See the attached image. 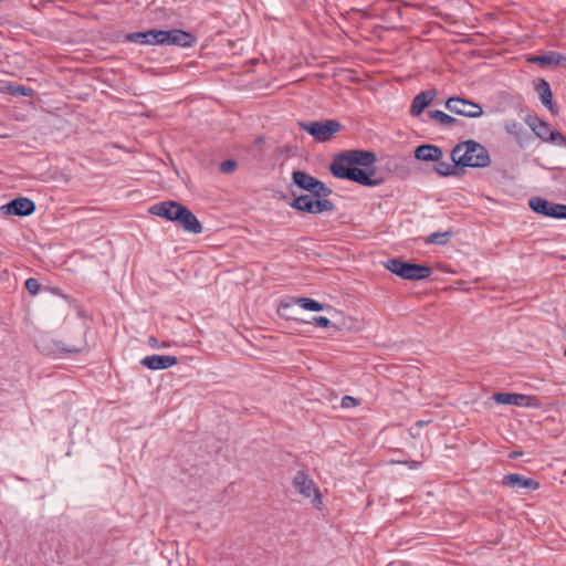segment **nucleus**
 <instances>
[{"label":"nucleus","mask_w":566,"mask_h":566,"mask_svg":"<svg viewBox=\"0 0 566 566\" xmlns=\"http://www.w3.org/2000/svg\"><path fill=\"white\" fill-rule=\"evenodd\" d=\"M502 484L504 486L512 488L516 491L520 490H530L536 491L539 489V482L532 478H527L525 475L518 473H510L503 476Z\"/></svg>","instance_id":"nucleus-14"},{"label":"nucleus","mask_w":566,"mask_h":566,"mask_svg":"<svg viewBox=\"0 0 566 566\" xmlns=\"http://www.w3.org/2000/svg\"><path fill=\"white\" fill-rule=\"evenodd\" d=\"M526 123L534 134L543 142L557 146L558 144H566V136L554 129L551 124L539 119L537 116H528Z\"/></svg>","instance_id":"nucleus-8"},{"label":"nucleus","mask_w":566,"mask_h":566,"mask_svg":"<svg viewBox=\"0 0 566 566\" xmlns=\"http://www.w3.org/2000/svg\"><path fill=\"white\" fill-rule=\"evenodd\" d=\"M451 237H452V232L451 231L433 232V233L429 234L426 238V243H428V244H436V245H443V244H446L449 241V239Z\"/></svg>","instance_id":"nucleus-25"},{"label":"nucleus","mask_w":566,"mask_h":566,"mask_svg":"<svg viewBox=\"0 0 566 566\" xmlns=\"http://www.w3.org/2000/svg\"><path fill=\"white\" fill-rule=\"evenodd\" d=\"M455 166L484 168L491 163L486 148L480 143L469 139L458 144L451 151Z\"/></svg>","instance_id":"nucleus-2"},{"label":"nucleus","mask_w":566,"mask_h":566,"mask_svg":"<svg viewBox=\"0 0 566 566\" xmlns=\"http://www.w3.org/2000/svg\"><path fill=\"white\" fill-rule=\"evenodd\" d=\"M292 180L300 189L305 190L315 197H328L332 193V189L323 181L303 170L293 171Z\"/></svg>","instance_id":"nucleus-7"},{"label":"nucleus","mask_w":566,"mask_h":566,"mask_svg":"<svg viewBox=\"0 0 566 566\" xmlns=\"http://www.w3.org/2000/svg\"><path fill=\"white\" fill-rule=\"evenodd\" d=\"M182 206L184 205L177 201L166 200L153 205L148 211L153 216L161 217L168 221L176 222V214H178Z\"/></svg>","instance_id":"nucleus-15"},{"label":"nucleus","mask_w":566,"mask_h":566,"mask_svg":"<svg viewBox=\"0 0 566 566\" xmlns=\"http://www.w3.org/2000/svg\"><path fill=\"white\" fill-rule=\"evenodd\" d=\"M436 165H434V171L439 175V176H443V177H447V176H450V175H453L457 167L455 164L453 163V165L447 163V161H442L441 159L439 161H434Z\"/></svg>","instance_id":"nucleus-26"},{"label":"nucleus","mask_w":566,"mask_h":566,"mask_svg":"<svg viewBox=\"0 0 566 566\" xmlns=\"http://www.w3.org/2000/svg\"><path fill=\"white\" fill-rule=\"evenodd\" d=\"M376 154L371 150L353 149L336 155L329 165L331 174L338 179L354 181L365 187H376L381 179H375Z\"/></svg>","instance_id":"nucleus-1"},{"label":"nucleus","mask_w":566,"mask_h":566,"mask_svg":"<svg viewBox=\"0 0 566 566\" xmlns=\"http://www.w3.org/2000/svg\"><path fill=\"white\" fill-rule=\"evenodd\" d=\"M56 347L67 354H77L85 349L86 343L83 339L78 345H65L62 340L55 343Z\"/></svg>","instance_id":"nucleus-28"},{"label":"nucleus","mask_w":566,"mask_h":566,"mask_svg":"<svg viewBox=\"0 0 566 566\" xmlns=\"http://www.w3.org/2000/svg\"><path fill=\"white\" fill-rule=\"evenodd\" d=\"M385 268L397 276L408 281L428 279L433 272L428 265L402 261L396 258L387 260Z\"/></svg>","instance_id":"nucleus-3"},{"label":"nucleus","mask_w":566,"mask_h":566,"mask_svg":"<svg viewBox=\"0 0 566 566\" xmlns=\"http://www.w3.org/2000/svg\"><path fill=\"white\" fill-rule=\"evenodd\" d=\"M535 91L537 92L542 104L547 107L552 114H556L557 107L553 103V93L549 83L544 78H539L535 84Z\"/></svg>","instance_id":"nucleus-19"},{"label":"nucleus","mask_w":566,"mask_h":566,"mask_svg":"<svg viewBox=\"0 0 566 566\" xmlns=\"http://www.w3.org/2000/svg\"><path fill=\"white\" fill-rule=\"evenodd\" d=\"M147 343L151 348H166L168 346L166 343H159L155 336H150Z\"/></svg>","instance_id":"nucleus-35"},{"label":"nucleus","mask_w":566,"mask_h":566,"mask_svg":"<svg viewBox=\"0 0 566 566\" xmlns=\"http://www.w3.org/2000/svg\"><path fill=\"white\" fill-rule=\"evenodd\" d=\"M290 206L297 211L312 214L328 212L335 209L334 202L326 199V197H315L312 193L295 197L292 202H290Z\"/></svg>","instance_id":"nucleus-5"},{"label":"nucleus","mask_w":566,"mask_h":566,"mask_svg":"<svg viewBox=\"0 0 566 566\" xmlns=\"http://www.w3.org/2000/svg\"><path fill=\"white\" fill-rule=\"evenodd\" d=\"M292 485L303 497L311 499L316 509H321L322 495L315 482L304 471H297L293 478Z\"/></svg>","instance_id":"nucleus-6"},{"label":"nucleus","mask_w":566,"mask_h":566,"mask_svg":"<svg viewBox=\"0 0 566 566\" xmlns=\"http://www.w3.org/2000/svg\"><path fill=\"white\" fill-rule=\"evenodd\" d=\"M528 61L538 65H559L563 62H566V55L556 51H551L542 55L532 56Z\"/></svg>","instance_id":"nucleus-21"},{"label":"nucleus","mask_w":566,"mask_h":566,"mask_svg":"<svg viewBox=\"0 0 566 566\" xmlns=\"http://www.w3.org/2000/svg\"><path fill=\"white\" fill-rule=\"evenodd\" d=\"M401 463L407 465L411 470L419 469L421 467V464H422L421 461H416V460H405Z\"/></svg>","instance_id":"nucleus-36"},{"label":"nucleus","mask_w":566,"mask_h":566,"mask_svg":"<svg viewBox=\"0 0 566 566\" xmlns=\"http://www.w3.org/2000/svg\"><path fill=\"white\" fill-rule=\"evenodd\" d=\"M528 205L536 213L554 219H566V205L551 202L541 197L531 198Z\"/></svg>","instance_id":"nucleus-10"},{"label":"nucleus","mask_w":566,"mask_h":566,"mask_svg":"<svg viewBox=\"0 0 566 566\" xmlns=\"http://www.w3.org/2000/svg\"><path fill=\"white\" fill-rule=\"evenodd\" d=\"M178 364L174 355H149L140 360V365L150 370H164Z\"/></svg>","instance_id":"nucleus-16"},{"label":"nucleus","mask_w":566,"mask_h":566,"mask_svg":"<svg viewBox=\"0 0 566 566\" xmlns=\"http://www.w3.org/2000/svg\"><path fill=\"white\" fill-rule=\"evenodd\" d=\"M264 140H265V138H264V137H262V136H260V137H258V138L254 140V143H255L256 145H261V144H263V143H264Z\"/></svg>","instance_id":"nucleus-38"},{"label":"nucleus","mask_w":566,"mask_h":566,"mask_svg":"<svg viewBox=\"0 0 566 566\" xmlns=\"http://www.w3.org/2000/svg\"><path fill=\"white\" fill-rule=\"evenodd\" d=\"M522 394H515V392H496L493 395V399L497 403L502 405H510V406H521V398Z\"/></svg>","instance_id":"nucleus-23"},{"label":"nucleus","mask_w":566,"mask_h":566,"mask_svg":"<svg viewBox=\"0 0 566 566\" xmlns=\"http://www.w3.org/2000/svg\"><path fill=\"white\" fill-rule=\"evenodd\" d=\"M237 166H238V164H237L235 160L227 159V160L221 163V165H220V172H222V174L232 172V171H234Z\"/></svg>","instance_id":"nucleus-31"},{"label":"nucleus","mask_w":566,"mask_h":566,"mask_svg":"<svg viewBox=\"0 0 566 566\" xmlns=\"http://www.w3.org/2000/svg\"><path fill=\"white\" fill-rule=\"evenodd\" d=\"M446 108L457 115L479 118L483 115V108L480 104L459 96L449 97L446 102Z\"/></svg>","instance_id":"nucleus-9"},{"label":"nucleus","mask_w":566,"mask_h":566,"mask_svg":"<svg viewBox=\"0 0 566 566\" xmlns=\"http://www.w3.org/2000/svg\"><path fill=\"white\" fill-rule=\"evenodd\" d=\"M302 130L308 133L316 142L325 143L340 130V123L336 119H323L313 122H298Z\"/></svg>","instance_id":"nucleus-4"},{"label":"nucleus","mask_w":566,"mask_h":566,"mask_svg":"<svg viewBox=\"0 0 566 566\" xmlns=\"http://www.w3.org/2000/svg\"><path fill=\"white\" fill-rule=\"evenodd\" d=\"M564 355H565V357H566V349L564 350Z\"/></svg>","instance_id":"nucleus-40"},{"label":"nucleus","mask_w":566,"mask_h":566,"mask_svg":"<svg viewBox=\"0 0 566 566\" xmlns=\"http://www.w3.org/2000/svg\"><path fill=\"white\" fill-rule=\"evenodd\" d=\"M358 405V400L352 396H345L342 399V406L344 408L356 407Z\"/></svg>","instance_id":"nucleus-33"},{"label":"nucleus","mask_w":566,"mask_h":566,"mask_svg":"<svg viewBox=\"0 0 566 566\" xmlns=\"http://www.w3.org/2000/svg\"><path fill=\"white\" fill-rule=\"evenodd\" d=\"M176 223H178L184 231L193 234H199L203 230L202 223L186 206H182L178 214H176Z\"/></svg>","instance_id":"nucleus-13"},{"label":"nucleus","mask_w":566,"mask_h":566,"mask_svg":"<svg viewBox=\"0 0 566 566\" xmlns=\"http://www.w3.org/2000/svg\"><path fill=\"white\" fill-rule=\"evenodd\" d=\"M426 115L429 119L436 122L442 127H450L458 123L457 118L439 109L428 111Z\"/></svg>","instance_id":"nucleus-22"},{"label":"nucleus","mask_w":566,"mask_h":566,"mask_svg":"<svg viewBox=\"0 0 566 566\" xmlns=\"http://www.w3.org/2000/svg\"><path fill=\"white\" fill-rule=\"evenodd\" d=\"M160 45H178L182 48H190L195 44L196 38L186 31L175 30H161Z\"/></svg>","instance_id":"nucleus-12"},{"label":"nucleus","mask_w":566,"mask_h":566,"mask_svg":"<svg viewBox=\"0 0 566 566\" xmlns=\"http://www.w3.org/2000/svg\"><path fill=\"white\" fill-rule=\"evenodd\" d=\"M311 323L319 327H328L331 325V321L325 316H315Z\"/></svg>","instance_id":"nucleus-32"},{"label":"nucleus","mask_w":566,"mask_h":566,"mask_svg":"<svg viewBox=\"0 0 566 566\" xmlns=\"http://www.w3.org/2000/svg\"><path fill=\"white\" fill-rule=\"evenodd\" d=\"M41 284L36 279L30 277L25 281V289L31 295H35L39 293Z\"/></svg>","instance_id":"nucleus-30"},{"label":"nucleus","mask_w":566,"mask_h":566,"mask_svg":"<svg viewBox=\"0 0 566 566\" xmlns=\"http://www.w3.org/2000/svg\"><path fill=\"white\" fill-rule=\"evenodd\" d=\"M7 216L28 217L35 211V203L27 197H18L0 207Z\"/></svg>","instance_id":"nucleus-11"},{"label":"nucleus","mask_w":566,"mask_h":566,"mask_svg":"<svg viewBox=\"0 0 566 566\" xmlns=\"http://www.w3.org/2000/svg\"><path fill=\"white\" fill-rule=\"evenodd\" d=\"M521 406L525 408L539 409L542 407V400L535 395H522Z\"/></svg>","instance_id":"nucleus-29"},{"label":"nucleus","mask_w":566,"mask_h":566,"mask_svg":"<svg viewBox=\"0 0 566 566\" xmlns=\"http://www.w3.org/2000/svg\"><path fill=\"white\" fill-rule=\"evenodd\" d=\"M442 156V149L431 144L420 145L415 149V158L422 161H439Z\"/></svg>","instance_id":"nucleus-20"},{"label":"nucleus","mask_w":566,"mask_h":566,"mask_svg":"<svg viewBox=\"0 0 566 566\" xmlns=\"http://www.w3.org/2000/svg\"><path fill=\"white\" fill-rule=\"evenodd\" d=\"M13 92L17 94H20L22 96H27V97L32 96V94H33V90L31 87L23 86V85L17 86Z\"/></svg>","instance_id":"nucleus-34"},{"label":"nucleus","mask_w":566,"mask_h":566,"mask_svg":"<svg viewBox=\"0 0 566 566\" xmlns=\"http://www.w3.org/2000/svg\"><path fill=\"white\" fill-rule=\"evenodd\" d=\"M126 41L142 44H161V30H148L145 32H133L125 36Z\"/></svg>","instance_id":"nucleus-18"},{"label":"nucleus","mask_w":566,"mask_h":566,"mask_svg":"<svg viewBox=\"0 0 566 566\" xmlns=\"http://www.w3.org/2000/svg\"><path fill=\"white\" fill-rule=\"evenodd\" d=\"M522 454H523V452L513 451V452L510 453V458L511 459H516V458H518Z\"/></svg>","instance_id":"nucleus-37"},{"label":"nucleus","mask_w":566,"mask_h":566,"mask_svg":"<svg viewBox=\"0 0 566 566\" xmlns=\"http://www.w3.org/2000/svg\"><path fill=\"white\" fill-rule=\"evenodd\" d=\"M437 96V90H427L417 94L411 102L410 115L418 117L422 114L426 107H428L434 97Z\"/></svg>","instance_id":"nucleus-17"},{"label":"nucleus","mask_w":566,"mask_h":566,"mask_svg":"<svg viewBox=\"0 0 566 566\" xmlns=\"http://www.w3.org/2000/svg\"><path fill=\"white\" fill-rule=\"evenodd\" d=\"M430 421H423V420H419L416 422V426L418 427H423L424 424L429 423Z\"/></svg>","instance_id":"nucleus-39"},{"label":"nucleus","mask_w":566,"mask_h":566,"mask_svg":"<svg viewBox=\"0 0 566 566\" xmlns=\"http://www.w3.org/2000/svg\"><path fill=\"white\" fill-rule=\"evenodd\" d=\"M295 303L306 311L319 312L324 310V305L322 303L310 297H297L295 298Z\"/></svg>","instance_id":"nucleus-24"},{"label":"nucleus","mask_w":566,"mask_h":566,"mask_svg":"<svg viewBox=\"0 0 566 566\" xmlns=\"http://www.w3.org/2000/svg\"><path fill=\"white\" fill-rule=\"evenodd\" d=\"M504 129L507 134L514 136L518 142L521 140V135L524 130L522 124L514 119H510L505 122Z\"/></svg>","instance_id":"nucleus-27"}]
</instances>
